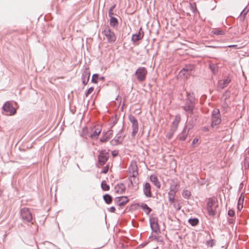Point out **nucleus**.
<instances>
[{
	"mask_svg": "<svg viewBox=\"0 0 249 249\" xmlns=\"http://www.w3.org/2000/svg\"><path fill=\"white\" fill-rule=\"evenodd\" d=\"M195 105V99L192 97L190 95H188L187 98L185 100L184 105L182 107V108L185 111L187 117H189V115L193 114Z\"/></svg>",
	"mask_w": 249,
	"mask_h": 249,
	"instance_id": "obj_1",
	"label": "nucleus"
},
{
	"mask_svg": "<svg viewBox=\"0 0 249 249\" xmlns=\"http://www.w3.org/2000/svg\"><path fill=\"white\" fill-rule=\"evenodd\" d=\"M195 69L193 64H188L182 69L179 73V76L183 78H188L192 74V71Z\"/></svg>",
	"mask_w": 249,
	"mask_h": 249,
	"instance_id": "obj_2",
	"label": "nucleus"
},
{
	"mask_svg": "<svg viewBox=\"0 0 249 249\" xmlns=\"http://www.w3.org/2000/svg\"><path fill=\"white\" fill-rule=\"evenodd\" d=\"M221 122V115L218 109H214L212 114V124L211 127H213L215 125H217Z\"/></svg>",
	"mask_w": 249,
	"mask_h": 249,
	"instance_id": "obj_3",
	"label": "nucleus"
},
{
	"mask_svg": "<svg viewBox=\"0 0 249 249\" xmlns=\"http://www.w3.org/2000/svg\"><path fill=\"white\" fill-rule=\"evenodd\" d=\"M135 74L138 81L142 82L145 80L146 76L147 74V71L145 67H139L136 70Z\"/></svg>",
	"mask_w": 249,
	"mask_h": 249,
	"instance_id": "obj_4",
	"label": "nucleus"
},
{
	"mask_svg": "<svg viewBox=\"0 0 249 249\" xmlns=\"http://www.w3.org/2000/svg\"><path fill=\"white\" fill-rule=\"evenodd\" d=\"M109 157L108 151L104 149L99 151L98 156V161L101 166H103L107 161Z\"/></svg>",
	"mask_w": 249,
	"mask_h": 249,
	"instance_id": "obj_5",
	"label": "nucleus"
},
{
	"mask_svg": "<svg viewBox=\"0 0 249 249\" xmlns=\"http://www.w3.org/2000/svg\"><path fill=\"white\" fill-rule=\"evenodd\" d=\"M103 34L106 36L107 41L109 43H113L116 40V36L113 32L111 31L108 26H106L103 31Z\"/></svg>",
	"mask_w": 249,
	"mask_h": 249,
	"instance_id": "obj_6",
	"label": "nucleus"
},
{
	"mask_svg": "<svg viewBox=\"0 0 249 249\" xmlns=\"http://www.w3.org/2000/svg\"><path fill=\"white\" fill-rule=\"evenodd\" d=\"M207 206L208 214L210 216L215 215L216 207L218 206L216 202L213 199H210L207 202Z\"/></svg>",
	"mask_w": 249,
	"mask_h": 249,
	"instance_id": "obj_7",
	"label": "nucleus"
},
{
	"mask_svg": "<svg viewBox=\"0 0 249 249\" xmlns=\"http://www.w3.org/2000/svg\"><path fill=\"white\" fill-rule=\"evenodd\" d=\"M128 119L132 124V132L131 135L132 137L134 138L138 131V122L135 117L132 115H129Z\"/></svg>",
	"mask_w": 249,
	"mask_h": 249,
	"instance_id": "obj_8",
	"label": "nucleus"
},
{
	"mask_svg": "<svg viewBox=\"0 0 249 249\" xmlns=\"http://www.w3.org/2000/svg\"><path fill=\"white\" fill-rule=\"evenodd\" d=\"M20 216L26 222H31L32 220V215L28 208H24L20 210Z\"/></svg>",
	"mask_w": 249,
	"mask_h": 249,
	"instance_id": "obj_9",
	"label": "nucleus"
},
{
	"mask_svg": "<svg viewBox=\"0 0 249 249\" xmlns=\"http://www.w3.org/2000/svg\"><path fill=\"white\" fill-rule=\"evenodd\" d=\"M2 110L5 112V115H13L16 112V109L13 107L12 104L9 102H6L2 107Z\"/></svg>",
	"mask_w": 249,
	"mask_h": 249,
	"instance_id": "obj_10",
	"label": "nucleus"
},
{
	"mask_svg": "<svg viewBox=\"0 0 249 249\" xmlns=\"http://www.w3.org/2000/svg\"><path fill=\"white\" fill-rule=\"evenodd\" d=\"M193 127V124H190V122L185 125L182 133H180L178 138L180 141H185L188 136L190 130Z\"/></svg>",
	"mask_w": 249,
	"mask_h": 249,
	"instance_id": "obj_11",
	"label": "nucleus"
},
{
	"mask_svg": "<svg viewBox=\"0 0 249 249\" xmlns=\"http://www.w3.org/2000/svg\"><path fill=\"white\" fill-rule=\"evenodd\" d=\"M124 136L122 134V130H121L112 139L110 143L112 145L115 146L121 144L124 141Z\"/></svg>",
	"mask_w": 249,
	"mask_h": 249,
	"instance_id": "obj_12",
	"label": "nucleus"
},
{
	"mask_svg": "<svg viewBox=\"0 0 249 249\" xmlns=\"http://www.w3.org/2000/svg\"><path fill=\"white\" fill-rule=\"evenodd\" d=\"M150 225L153 232L157 233H160V229L158 223V219L153 217L150 219Z\"/></svg>",
	"mask_w": 249,
	"mask_h": 249,
	"instance_id": "obj_13",
	"label": "nucleus"
},
{
	"mask_svg": "<svg viewBox=\"0 0 249 249\" xmlns=\"http://www.w3.org/2000/svg\"><path fill=\"white\" fill-rule=\"evenodd\" d=\"M128 170L129 173L131 174L132 177L136 178L138 175V167L135 162H131Z\"/></svg>",
	"mask_w": 249,
	"mask_h": 249,
	"instance_id": "obj_14",
	"label": "nucleus"
},
{
	"mask_svg": "<svg viewBox=\"0 0 249 249\" xmlns=\"http://www.w3.org/2000/svg\"><path fill=\"white\" fill-rule=\"evenodd\" d=\"M90 73L88 68H86L82 74V83L84 85H86L89 80Z\"/></svg>",
	"mask_w": 249,
	"mask_h": 249,
	"instance_id": "obj_15",
	"label": "nucleus"
},
{
	"mask_svg": "<svg viewBox=\"0 0 249 249\" xmlns=\"http://www.w3.org/2000/svg\"><path fill=\"white\" fill-rule=\"evenodd\" d=\"M112 134L113 130L111 129L105 132H104L102 137L100 139V141L101 142H106L112 136Z\"/></svg>",
	"mask_w": 249,
	"mask_h": 249,
	"instance_id": "obj_16",
	"label": "nucleus"
},
{
	"mask_svg": "<svg viewBox=\"0 0 249 249\" xmlns=\"http://www.w3.org/2000/svg\"><path fill=\"white\" fill-rule=\"evenodd\" d=\"M129 201L126 196L117 197L115 199V202L119 206H124Z\"/></svg>",
	"mask_w": 249,
	"mask_h": 249,
	"instance_id": "obj_17",
	"label": "nucleus"
},
{
	"mask_svg": "<svg viewBox=\"0 0 249 249\" xmlns=\"http://www.w3.org/2000/svg\"><path fill=\"white\" fill-rule=\"evenodd\" d=\"M143 192L144 195L147 197H152V193L151 191V185L149 183L146 182L143 188Z\"/></svg>",
	"mask_w": 249,
	"mask_h": 249,
	"instance_id": "obj_18",
	"label": "nucleus"
},
{
	"mask_svg": "<svg viewBox=\"0 0 249 249\" xmlns=\"http://www.w3.org/2000/svg\"><path fill=\"white\" fill-rule=\"evenodd\" d=\"M231 81V80L228 77L224 80H219L218 83V88L223 89L227 87Z\"/></svg>",
	"mask_w": 249,
	"mask_h": 249,
	"instance_id": "obj_19",
	"label": "nucleus"
},
{
	"mask_svg": "<svg viewBox=\"0 0 249 249\" xmlns=\"http://www.w3.org/2000/svg\"><path fill=\"white\" fill-rule=\"evenodd\" d=\"M102 129L100 127L92 129V133L90 135V138L92 139L96 140L98 139L99 135L101 133Z\"/></svg>",
	"mask_w": 249,
	"mask_h": 249,
	"instance_id": "obj_20",
	"label": "nucleus"
},
{
	"mask_svg": "<svg viewBox=\"0 0 249 249\" xmlns=\"http://www.w3.org/2000/svg\"><path fill=\"white\" fill-rule=\"evenodd\" d=\"M114 190L117 194H123L125 191V186L123 183L117 184L115 186Z\"/></svg>",
	"mask_w": 249,
	"mask_h": 249,
	"instance_id": "obj_21",
	"label": "nucleus"
},
{
	"mask_svg": "<svg viewBox=\"0 0 249 249\" xmlns=\"http://www.w3.org/2000/svg\"><path fill=\"white\" fill-rule=\"evenodd\" d=\"M142 30V28H141L139 30V32L138 34H134L132 36L131 40L133 42H136L137 41H139L143 37V34H141L140 32Z\"/></svg>",
	"mask_w": 249,
	"mask_h": 249,
	"instance_id": "obj_22",
	"label": "nucleus"
},
{
	"mask_svg": "<svg viewBox=\"0 0 249 249\" xmlns=\"http://www.w3.org/2000/svg\"><path fill=\"white\" fill-rule=\"evenodd\" d=\"M150 179L158 188H160V183L155 175H151Z\"/></svg>",
	"mask_w": 249,
	"mask_h": 249,
	"instance_id": "obj_23",
	"label": "nucleus"
},
{
	"mask_svg": "<svg viewBox=\"0 0 249 249\" xmlns=\"http://www.w3.org/2000/svg\"><path fill=\"white\" fill-rule=\"evenodd\" d=\"M212 33L216 36H222L225 35V32L223 30H221L219 28H214L212 31Z\"/></svg>",
	"mask_w": 249,
	"mask_h": 249,
	"instance_id": "obj_24",
	"label": "nucleus"
},
{
	"mask_svg": "<svg viewBox=\"0 0 249 249\" xmlns=\"http://www.w3.org/2000/svg\"><path fill=\"white\" fill-rule=\"evenodd\" d=\"M181 118L179 115L176 116L175 119L173 123H172V124L171 126L173 127H175V128H178V124L179 122L180 121Z\"/></svg>",
	"mask_w": 249,
	"mask_h": 249,
	"instance_id": "obj_25",
	"label": "nucleus"
},
{
	"mask_svg": "<svg viewBox=\"0 0 249 249\" xmlns=\"http://www.w3.org/2000/svg\"><path fill=\"white\" fill-rule=\"evenodd\" d=\"M178 128H175V127H173L171 126V128L169 130V131L167 132L166 134V137L169 139L170 140L172 137H173L174 133L176 132Z\"/></svg>",
	"mask_w": 249,
	"mask_h": 249,
	"instance_id": "obj_26",
	"label": "nucleus"
},
{
	"mask_svg": "<svg viewBox=\"0 0 249 249\" xmlns=\"http://www.w3.org/2000/svg\"><path fill=\"white\" fill-rule=\"evenodd\" d=\"M249 11V9L248 7L245 8L241 12L240 15V20L243 21L246 18L247 13Z\"/></svg>",
	"mask_w": 249,
	"mask_h": 249,
	"instance_id": "obj_27",
	"label": "nucleus"
},
{
	"mask_svg": "<svg viewBox=\"0 0 249 249\" xmlns=\"http://www.w3.org/2000/svg\"><path fill=\"white\" fill-rule=\"evenodd\" d=\"M109 17L110 18V26L112 27H113L117 26L118 24V22L117 19L113 16Z\"/></svg>",
	"mask_w": 249,
	"mask_h": 249,
	"instance_id": "obj_28",
	"label": "nucleus"
},
{
	"mask_svg": "<svg viewBox=\"0 0 249 249\" xmlns=\"http://www.w3.org/2000/svg\"><path fill=\"white\" fill-rule=\"evenodd\" d=\"M104 200L107 204H110L112 201V196L108 195L106 194L103 196Z\"/></svg>",
	"mask_w": 249,
	"mask_h": 249,
	"instance_id": "obj_29",
	"label": "nucleus"
},
{
	"mask_svg": "<svg viewBox=\"0 0 249 249\" xmlns=\"http://www.w3.org/2000/svg\"><path fill=\"white\" fill-rule=\"evenodd\" d=\"M140 206L147 214H149L152 211L151 209L146 204L142 203Z\"/></svg>",
	"mask_w": 249,
	"mask_h": 249,
	"instance_id": "obj_30",
	"label": "nucleus"
},
{
	"mask_svg": "<svg viewBox=\"0 0 249 249\" xmlns=\"http://www.w3.org/2000/svg\"><path fill=\"white\" fill-rule=\"evenodd\" d=\"M209 68L214 74H216L218 72V69L216 65L214 64H211L209 65Z\"/></svg>",
	"mask_w": 249,
	"mask_h": 249,
	"instance_id": "obj_31",
	"label": "nucleus"
},
{
	"mask_svg": "<svg viewBox=\"0 0 249 249\" xmlns=\"http://www.w3.org/2000/svg\"><path fill=\"white\" fill-rule=\"evenodd\" d=\"M189 223L193 226L197 225L199 222V220L196 218H190L188 220Z\"/></svg>",
	"mask_w": 249,
	"mask_h": 249,
	"instance_id": "obj_32",
	"label": "nucleus"
},
{
	"mask_svg": "<svg viewBox=\"0 0 249 249\" xmlns=\"http://www.w3.org/2000/svg\"><path fill=\"white\" fill-rule=\"evenodd\" d=\"M88 129L87 127H84L82 129V131L81 133V136L83 138H87V137L88 135Z\"/></svg>",
	"mask_w": 249,
	"mask_h": 249,
	"instance_id": "obj_33",
	"label": "nucleus"
},
{
	"mask_svg": "<svg viewBox=\"0 0 249 249\" xmlns=\"http://www.w3.org/2000/svg\"><path fill=\"white\" fill-rule=\"evenodd\" d=\"M101 188L104 191H108L110 188L109 186L107 184L105 180H103L101 183Z\"/></svg>",
	"mask_w": 249,
	"mask_h": 249,
	"instance_id": "obj_34",
	"label": "nucleus"
},
{
	"mask_svg": "<svg viewBox=\"0 0 249 249\" xmlns=\"http://www.w3.org/2000/svg\"><path fill=\"white\" fill-rule=\"evenodd\" d=\"M191 195V192L188 190H184L182 192V196L185 198L189 199Z\"/></svg>",
	"mask_w": 249,
	"mask_h": 249,
	"instance_id": "obj_35",
	"label": "nucleus"
},
{
	"mask_svg": "<svg viewBox=\"0 0 249 249\" xmlns=\"http://www.w3.org/2000/svg\"><path fill=\"white\" fill-rule=\"evenodd\" d=\"M129 179L130 182V184L132 186H137L138 183H137V181H136L135 178H133V177H132V176H131L129 178Z\"/></svg>",
	"mask_w": 249,
	"mask_h": 249,
	"instance_id": "obj_36",
	"label": "nucleus"
},
{
	"mask_svg": "<svg viewBox=\"0 0 249 249\" xmlns=\"http://www.w3.org/2000/svg\"><path fill=\"white\" fill-rule=\"evenodd\" d=\"M190 8L192 11L195 13L196 12H197V10L196 7V5L195 3H190Z\"/></svg>",
	"mask_w": 249,
	"mask_h": 249,
	"instance_id": "obj_37",
	"label": "nucleus"
},
{
	"mask_svg": "<svg viewBox=\"0 0 249 249\" xmlns=\"http://www.w3.org/2000/svg\"><path fill=\"white\" fill-rule=\"evenodd\" d=\"M99 77V75L98 74H94L92 75V79H91V82L94 83H97V79Z\"/></svg>",
	"mask_w": 249,
	"mask_h": 249,
	"instance_id": "obj_38",
	"label": "nucleus"
},
{
	"mask_svg": "<svg viewBox=\"0 0 249 249\" xmlns=\"http://www.w3.org/2000/svg\"><path fill=\"white\" fill-rule=\"evenodd\" d=\"M94 90V88L93 87H90L89 88L88 90L87 91V92L85 93V96L86 97H88L90 94H91L93 91Z\"/></svg>",
	"mask_w": 249,
	"mask_h": 249,
	"instance_id": "obj_39",
	"label": "nucleus"
},
{
	"mask_svg": "<svg viewBox=\"0 0 249 249\" xmlns=\"http://www.w3.org/2000/svg\"><path fill=\"white\" fill-rule=\"evenodd\" d=\"M116 6V5L114 4L113 5H112L109 9V12H108V15H109V17H111L113 15V11L114 10V9L115 8Z\"/></svg>",
	"mask_w": 249,
	"mask_h": 249,
	"instance_id": "obj_40",
	"label": "nucleus"
},
{
	"mask_svg": "<svg viewBox=\"0 0 249 249\" xmlns=\"http://www.w3.org/2000/svg\"><path fill=\"white\" fill-rule=\"evenodd\" d=\"M176 193V192H175V190H170L168 193V196L175 197Z\"/></svg>",
	"mask_w": 249,
	"mask_h": 249,
	"instance_id": "obj_41",
	"label": "nucleus"
},
{
	"mask_svg": "<svg viewBox=\"0 0 249 249\" xmlns=\"http://www.w3.org/2000/svg\"><path fill=\"white\" fill-rule=\"evenodd\" d=\"M108 169L109 166L107 165L103 168V169L102 170V173L104 174H107L108 171Z\"/></svg>",
	"mask_w": 249,
	"mask_h": 249,
	"instance_id": "obj_42",
	"label": "nucleus"
},
{
	"mask_svg": "<svg viewBox=\"0 0 249 249\" xmlns=\"http://www.w3.org/2000/svg\"><path fill=\"white\" fill-rule=\"evenodd\" d=\"M228 214L230 216H233L234 215V212L232 210L228 211Z\"/></svg>",
	"mask_w": 249,
	"mask_h": 249,
	"instance_id": "obj_43",
	"label": "nucleus"
},
{
	"mask_svg": "<svg viewBox=\"0 0 249 249\" xmlns=\"http://www.w3.org/2000/svg\"><path fill=\"white\" fill-rule=\"evenodd\" d=\"M206 244L208 246L213 247V240L211 239V240H209V241H207Z\"/></svg>",
	"mask_w": 249,
	"mask_h": 249,
	"instance_id": "obj_44",
	"label": "nucleus"
},
{
	"mask_svg": "<svg viewBox=\"0 0 249 249\" xmlns=\"http://www.w3.org/2000/svg\"><path fill=\"white\" fill-rule=\"evenodd\" d=\"M115 208L114 207V206H112L111 207H110L108 209V211L109 212H111V213H114L115 211Z\"/></svg>",
	"mask_w": 249,
	"mask_h": 249,
	"instance_id": "obj_45",
	"label": "nucleus"
},
{
	"mask_svg": "<svg viewBox=\"0 0 249 249\" xmlns=\"http://www.w3.org/2000/svg\"><path fill=\"white\" fill-rule=\"evenodd\" d=\"M111 154L113 157H116L118 154V152L116 150H114L112 151Z\"/></svg>",
	"mask_w": 249,
	"mask_h": 249,
	"instance_id": "obj_46",
	"label": "nucleus"
},
{
	"mask_svg": "<svg viewBox=\"0 0 249 249\" xmlns=\"http://www.w3.org/2000/svg\"><path fill=\"white\" fill-rule=\"evenodd\" d=\"M244 194L243 193H241L238 200H239L240 201H241V200L244 201Z\"/></svg>",
	"mask_w": 249,
	"mask_h": 249,
	"instance_id": "obj_47",
	"label": "nucleus"
},
{
	"mask_svg": "<svg viewBox=\"0 0 249 249\" xmlns=\"http://www.w3.org/2000/svg\"><path fill=\"white\" fill-rule=\"evenodd\" d=\"M169 201L170 203H172L174 202L175 197L168 196Z\"/></svg>",
	"mask_w": 249,
	"mask_h": 249,
	"instance_id": "obj_48",
	"label": "nucleus"
},
{
	"mask_svg": "<svg viewBox=\"0 0 249 249\" xmlns=\"http://www.w3.org/2000/svg\"><path fill=\"white\" fill-rule=\"evenodd\" d=\"M243 203H244V201L243 200H241V201H239V200H238V205H240L241 206V208H243Z\"/></svg>",
	"mask_w": 249,
	"mask_h": 249,
	"instance_id": "obj_49",
	"label": "nucleus"
},
{
	"mask_svg": "<svg viewBox=\"0 0 249 249\" xmlns=\"http://www.w3.org/2000/svg\"><path fill=\"white\" fill-rule=\"evenodd\" d=\"M170 190H175V192H177V190L176 189V186L174 185L171 186Z\"/></svg>",
	"mask_w": 249,
	"mask_h": 249,
	"instance_id": "obj_50",
	"label": "nucleus"
},
{
	"mask_svg": "<svg viewBox=\"0 0 249 249\" xmlns=\"http://www.w3.org/2000/svg\"><path fill=\"white\" fill-rule=\"evenodd\" d=\"M234 220L232 218H230L228 219V223L229 224H232L234 222Z\"/></svg>",
	"mask_w": 249,
	"mask_h": 249,
	"instance_id": "obj_51",
	"label": "nucleus"
},
{
	"mask_svg": "<svg viewBox=\"0 0 249 249\" xmlns=\"http://www.w3.org/2000/svg\"><path fill=\"white\" fill-rule=\"evenodd\" d=\"M198 141V140L196 138H195L193 140L192 144H196V142H197Z\"/></svg>",
	"mask_w": 249,
	"mask_h": 249,
	"instance_id": "obj_52",
	"label": "nucleus"
},
{
	"mask_svg": "<svg viewBox=\"0 0 249 249\" xmlns=\"http://www.w3.org/2000/svg\"><path fill=\"white\" fill-rule=\"evenodd\" d=\"M203 131H205V132H207V131H209V129L207 127H204L203 128Z\"/></svg>",
	"mask_w": 249,
	"mask_h": 249,
	"instance_id": "obj_53",
	"label": "nucleus"
},
{
	"mask_svg": "<svg viewBox=\"0 0 249 249\" xmlns=\"http://www.w3.org/2000/svg\"><path fill=\"white\" fill-rule=\"evenodd\" d=\"M237 209L239 211H240L242 208H241V206L240 205H237Z\"/></svg>",
	"mask_w": 249,
	"mask_h": 249,
	"instance_id": "obj_54",
	"label": "nucleus"
},
{
	"mask_svg": "<svg viewBox=\"0 0 249 249\" xmlns=\"http://www.w3.org/2000/svg\"><path fill=\"white\" fill-rule=\"evenodd\" d=\"M235 46H236V45H230L228 47H230V48H231V47H234Z\"/></svg>",
	"mask_w": 249,
	"mask_h": 249,
	"instance_id": "obj_55",
	"label": "nucleus"
},
{
	"mask_svg": "<svg viewBox=\"0 0 249 249\" xmlns=\"http://www.w3.org/2000/svg\"><path fill=\"white\" fill-rule=\"evenodd\" d=\"M100 79H101V80H104V79H105V77H103H103H100Z\"/></svg>",
	"mask_w": 249,
	"mask_h": 249,
	"instance_id": "obj_56",
	"label": "nucleus"
}]
</instances>
